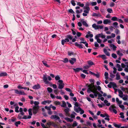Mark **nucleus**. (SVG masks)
Instances as JSON below:
<instances>
[{
	"label": "nucleus",
	"instance_id": "nucleus-1",
	"mask_svg": "<svg viewBox=\"0 0 128 128\" xmlns=\"http://www.w3.org/2000/svg\"><path fill=\"white\" fill-rule=\"evenodd\" d=\"M33 104L34 105L33 106L32 109L33 114H35L37 113L39 111L40 107L38 105L40 102L38 101L34 102L32 100H31L30 101V104Z\"/></svg>",
	"mask_w": 128,
	"mask_h": 128
},
{
	"label": "nucleus",
	"instance_id": "nucleus-2",
	"mask_svg": "<svg viewBox=\"0 0 128 128\" xmlns=\"http://www.w3.org/2000/svg\"><path fill=\"white\" fill-rule=\"evenodd\" d=\"M91 83L88 86V88L87 90L88 92H95L96 91V89L94 85V79H90L89 80Z\"/></svg>",
	"mask_w": 128,
	"mask_h": 128
},
{
	"label": "nucleus",
	"instance_id": "nucleus-3",
	"mask_svg": "<svg viewBox=\"0 0 128 128\" xmlns=\"http://www.w3.org/2000/svg\"><path fill=\"white\" fill-rule=\"evenodd\" d=\"M43 81L46 84H50V82L48 80V79L50 81L52 79L51 77L50 76H48L46 74H44L43 77Z\"/></svg>",
	"mask_w": 128,
	"mask_h": 128
},
{
	"label": "nucleus",
	"instance_id": "nucleus-4",
	"mask_svg": "<svg viewBox=\"0 0 128 128\" xmlns=\"http://www.w3.org/2000/svg\"><path fill=\"white\" fill-rule=\"evenodd\" d=\"M32 108H30L28 110V112L29 113V116H24L22 119H30L31 118V116L32 115Z\"/></svg>",
	"mask_w": 128,
	"mask_h": 128
},
{
	"label": "nucleus",
	"instance_id": "nucleus-5",
	"mask_svg": "<svg viewBox=\"0 0 128 128\" xmlns=\"http://www.w3.org/2000/svg\"><path fill=\"white\" fill-rule=\"evenodd\" d=\"M16 94L20 95H26V94L24 91H19L18 90H14Z\"/></svg>",
	"mask_w": 128,
	"mask_h": 128
},
{
	"label": "nucleus",
	"instance_id": "nucleus-6",
	"mask_svg": "<svg viewBox=\"0 0 128 128\" xmlns=\"http://www.w3.org/2000/svg\"><path fill=\"white\" fill-rule=\"evenodd\" d=\"M50 118L54 120H56L60 119V118L59 117L56 115H52L50 117Z\"/></svg>",
	"mask_w": 128,
	"mask_h": 128
},
{
	"label": "nucleus",
	"instance_id": "nucleus-7",
	"mask_svg": "<svg viewBox=\"0 0 128 128\" xmlns=\"http://www.w3.org/2000/svg\"><path fill=\"white\" fill-rule=\"evenodd\" d=\"M70 111V109L68 108H66L64 110V112H65V114L66 116H70V114L69 113Z\"/></svg>",
	"mask_w": 128,
	"mask_h": 128
},
{
	"label": "nucleus",
	"instance_id": "nucleus-8",
	"mask_svg": "<svg viewBox=\"0 0 128 128\" xmlns=\"http://www.w3.org/2000/svg\"><path fill=\"white\" fill-rule=\"evenodd\" d=\"M51 102V101L50 100H44L42 102H41V104H42L43 105H46V104H50Z\"/></svg>",
	"mask_w": 128,
	"mask_h": 128
},
{
	"label": "nucleus",
	"instance_id": "nucleus-9",
	"mask_svg": "<svg viewBox=\"0 0 128 128\" xmlns=\"http://www.w3.org/2000/svg\"><path fill=\"white\" fill-rule=\"evenodd\" d=\"M76 61V58H71V60H69L70 63L72 64H73Z\"/></svg>",
	"mask_w": 128,
	"mask_h": 128
},
{
	"label": "nucleus",
	"instance_id": "nucleus-10",
	"mask_svg": "<svg viewBox=\"0 0 128 128\" xmlns=\"http://www.w3.org/2000/svg\"><path fill=\"white\" fill-rule=\"evenodd\" d=\"M40 88V86L39 84H38L36 85H34L33 87V88L35 90H38Z\"/></svg>",
	"mask_w": 128,
	"mask_h": 128
},
{
	"label": "nucleus",
	"instance_id": "nucleus-11",
	"mask_svg": "<svg viewBox=\"0 0 128 128\" xmlns=\"http://www.w3.org/2000/svg\"><path fill=\"white\" fill-rule=\"evenodd\" d=\"M80 22L82 23V24L86 27L88 26V24L86 23V22L84 21L83 19H82L81 20Z\"/></svg>",
	"mask_w": 128,
	"mask_h": 128
},
{
	"label": "nucleus",
	"instance_id": "nucleus-12",
	"mask_svg": "<svg viewBox=\"0 0 128 128\" xmlns=\"http://www.w3.org/2000/svg\"><path fill=\"white\" fill-rule=\"evenodd\" d=\"M91 32L89 31L88 32V34H86V38H88L89 37L92 38L93 36V35L92 34H91Z\"/></svg>",
	"mask_w": 128,
	"mask_h": 128
},
{
	"label": "nucleus",
	"instance_id": "nucleus-13",
	"mask_svg": "<svg viewBox=\"0 0 128 128\" xmlns=\"http://www.w3.org/2000/svg\"><path fill=\"white\" fill-rule=\"evenodd\" d=\"M111 21L110 20L108 19H105L103 21V23L105 24H108L110 23L111 22Z\"/></svg>",
	"mask_w": 128,
	"mask_h": 128
},
{
	"label": "nucleus",
	"instance_id": "nucleus-14",
	"mask_svg": "<svg viewBox=\"0 0 128 128\" xmlns=\"http://www.w3.org/2000/svg\"><path fill=\"white\" fill-rule=\"evenodd\" d=\"M90 5V3L88 2H87L85 4V5L84 7V8H88V9H90V8L89 7V6Z\"/></svg>",
	"mask_w": 128,
	"mask_h": 128
},
{
	"label": "nucleus",
	"instance_id": "nucleus-15",
	"mask_svg": "<svg viewBox=\"0 0 128 128\" xmlns=\"http://www.w3.org/2000/svg\"><path fill=\"white\" fill-rule=\"evenodd\" d=\"M110 46L111 48H112L113 50L115 51L116 50V48L117 47L114 44H110Z\"/></svg>",
	"mask_w": 128,
	"mask_h": 128
},
{
	"label": "nucleus",
	"instance_id": "nucleus-16",
	"mask_svg": "<svg viewBox=\"0 0 128 128\" xmlns=\"http://www.w3.org/2000/svg\"><path fill=\"white\" fill-rule=\"evenodd\" d=\"M103 50L104 52L107 56H110V53L107 51V50L106 49L104 48Z\"/></svg>",
	"mask_w": 128,
	"mask_h": 128
},
{
	"label": "nucleus",
	"instance_id": "nucleus-17",
	"mask_svg": "<svg viewBox=\"0 0 128 128\" xmlns=\"http://www.w3.org/2000/svg\"><path fill=\"white\" fill-rule=\"evenodd\" d=\"M96 36H97L98 38L99 37L101 38H104L105 37V36L102 33H101L100 34H99L96 35Z\"/></svg>",
	"mask_w": 128,
	"mask_h": 128
},
{
	"label": "nucleus",
	"instance_id": "nucleus-18",
	"mask_svg": "<svg viewBox=\"0 0 128 128\" xmlns=\"http://www.w3.org/2000/svg\"><path fill=\"white\" fill-rule=\"evenodd\" d=\"M97 57H100L104 60H106L107 58L106 56L104 54L99 55L97 56Z\"/></svg>",
	"mask_w": 128,
	"mask_h": 128
},
{
	"label": "nucleus",
	"instance_id": "nucleus-19",
	"mask_svg": "<svg viewBox=\"0 0 128 128\" xmlns=\"http://www.w3.org/2000/svg\"><path fill=\"white\" fill-rule=\"evenodd\" d=\"M42 62L44 66L46 67L49 68L50 66L47 64L46 62L44 60L42 61Z\"/></svg>",
	"mask_w": 128,
	"mask_h": 128
},
{
	"label": "nucleus",
	"instance_id": "nucleus-20",
	"mask_svg": "<svg viewBox=\"0 0 128 128\" xmlns=\"http://www.w3.org/2000/svg\"><path fill=\"white\" fill-rule=\"evenodd\" d=\"M116 67L118 68V71H121L122 70V69L120 65L118 64H116Z\"/></svg>",
	"mask_w": 128,
	"mask_h": 128
},
{
	"label": "nucleus",
	"instance_id": "nucleus-21",
	"mask_svg": "<svg viewBox=\"0 0 128 128\" xmlns=\"http://www.w3.org/2000/svg\"><path fill=\"white\" fill-rule=\"evenodd\" d=\"M118 96L121 98H122L123 96V93L120 90H118Z\"/></svg>",
	"mask_w": 128,
	"mask_h": 128
},
{
	"label": "nucleus",
	"instance_id": "nucleus-22",
	"mask_svg": "<svg viewBox=\"0 0 128 128\" xmlns=\"http://www.w3.org/2000/svg\"><path fill=\"white\" fill-rule=\"evenodd\" d=\"M64 83H60L59 84L58 88L61 89L63 88L64 87Z\"/></svg>",
	"mask_w": 128,
	"mask_h": 128
},
{
	"label": "nucleus",
	"instance_id": "nucleus-23",
	"mask_svg": "<svg viewBox=\"0 0 128 128\" xmlns=\"http://www.w3.org/2000/svg\"><path fill=\"white\" fill-rule=\"evenodd\" d=\"M73 70L75 72H79L80 70H82V69L81 68H77L76 69L74 68H73Z\"/></svg>",
	"mask_w": 128,
	"mask_h": 128
},
{
	"label": "nucleus",
	"instance_id": "nucleus-24",
	"mask_svg": "<svg viewBox=\"0 0 128 128\" xmlns=\"http://www.w3.org/2000/svg\"><path fill=\"white\" fill-rule=\"evenodd\" d=\"M64 119L66 120L68 122H72L73 121V120L72 119L68 117H66L64 118Z\"/></svg>",
	"mask_w": 128,
	"mask_h": 128
},
{
	"label": "nucleus",
	"instance_id": "nucleus-25",
	"mask_svg": "<svg viewBox=\"0 0 128 128\" xmlns=\"http://www.w3.org/2000/svg\"><path fill=\"white\" fill-rule=\"evenodd\" d=\"M7 74L5 72H2L0 73V76H7Z\"/></svg>",
	"mask_w": 128,
	"mask_h": 128
},
{
	"label": "nucleus",
	"instance_id": "nucleus-26",
	"mask_svg": "<svg viewBox=\"0 0 128 128\" xmlns=\"http://www.w3.org/2000/svg\"><path fill=\"white\" fill-rule=\"evenodd\" d=\"M75 108V107H74ZM81 110V108L80 107H78L77 108H74V110L76 112L78 113L80 112V110Z\"/></svg>",
	"mask_w": 128,
	"mask_h": 128
},
{
	"label": "nucleus",
	"instance_id": "nucleus-27",
	"mask_svg": "<svg viewBox=\"0 0 128 128\" xmlns=\"http://www.w3.org/2000/svg\"><path fill=\"white\" fill-rule=\"evenodd\" d=\"M114 126L116 128H120L121 126V124H117L115 123H114L113 124Z\"/></svg>",
	"mask_w": 128,
	"mask_h": 128
},
{
	"label": "nucleus",
	"instance_id": "nucleus-28",
	"mask_svg": "<svg viewBox=\"0 0 128 128\" xmlns=\"http://www.w3.org/2000/svg\"><path fill=\"white\" fill-rule=\"evenodd\" d=\"M95 38L97 40V42L99 43L100 44L101 43V40L97 36H96Z\"/></svg>",
	"mask_w": 128,
	"mask_h": 128
},
{
	"label": "nucleus",
	"instance_id": "nucleus-29",
	"mask_svg": "<svg viewBox=\"0 0 128 128\" xmlns=\"http://www.w3.org/2000/svg\"><path fill=\"white\" fill-rule=\"evenodd\" d=\"M104 102L106 106H109L110 105V103L108 102V101L106 100H104Z\"/></svg>",
	"mask_w": 128,
	"mask_h": 128
},
{
	"label": "nucleus",
	"instance_id": "nucleus-30",
	"mask_svg": "<svg viewBox=\"0 0 128 128\" xmlns=\"http://www.w3.org/2000/svg\"><path fill=\"white\" fill-rule=\"evenodd\" d=\"M115 107L113 105H111L110 106L109 108V110L110 111L112 112L113 110L114 109V108H115Z\"/></svg>",
	"mask_w": 128,
	"mask_h": 128
},
{
	"label": "nucleus",
	"instance_id": "nucleus-31",
	"mask_svg": "<svg viewBox=\"0 0 128 128\" xmlns=\"http://www.w3.org/2000/svg\"><path fill=\"white\" fill-rule=\"evenodd\" d=\"M61 61L66 63L68 62L69 60L68 58H66L64 59L63 60H62Z\"/></svg>",
	"mask_w": 128,
	"mask_h": 128
},
{
	"label": "nucleus",
	"instance_id": "nucleus-32",
	"mask_svg": "<svg viewBox=\"0 0 128 128\" xmlns=\"http://www.w3.org/2000/svg\"><path fill=\"white\" fill-rule=\"evenodd\" d=\"M84 9L86 10H84V12L87 14H88L89 13V11L90 10V9H88V8H84Z\"/></svg>",
	"mask_w": 128,
	"mask_h": 128
},
{
	"label": "nucleus",
	"instance_id": "nucleus-33",
	"mask_svg": "<svg viewBox=\"0 0 128 128\" xmlns=\"http://www.w3.org/2000/svg\"><path fill=\"white\" fill-rule=\"evenodd\" d=\"M116 53L117 54L120 56H121L123 55V54L121 52L120 50H118L116 51Z\"/></svg>",
	"mask_w": 128,
	"mask_h": 128
},
{
	"label": "nucleus",
	"instance_id": "nucleus-34",
	"mask_svg": "<svg viewBox=\"0 0 128 128\" xmlns=\"http://www.w3.org/2000/svg\"><path fill=\"white\" fill-rule=\"evenodd\" d=\"M67 38L69 39L70 40H71L73 38L72 36L70 35V34H68L67 35Z\"/></svg>",
	"mask_w": 128,
	"mask_h": 128
},
{
	"label": "nucleus",
	"instance_id": "nucleus-35",
	"mask_svg": "<svg viewBox=\"0 0 128 128\" xmlns=\"http://www.w3.org/2000/svg\"><path fill=\"white\" fill-rule=\"evenodd\" d=\"M118 20L117 17L116 16H114L111 18V20L114 21H118Z\"/></svg>",
	"mask_w": 128,
	"mask_h": 128
},
{
	"label": "nucleus",
	"instance_id": "nucleus-36",
	"mask_svg": "<svg viewBox=\"0 0 128 128\" xmlns=\"http://www.w3.org/2000/svg\"><path fill=\"white\" fill-rule=\"evenodd\" d=\"M62 102V104L61 105V106L64 108L66 106V104L65 102L64 101H63Z\"/></svg>",
	"mask_w": 128,
	"mask_h": 128
},
{
	"label": "nucleus",
	"instance_id": "nucleus-37",
	"mask_svg": "<svg viewBox=\"0 0 128 128\" xmlns=\"http://www.w3.org/2000/svg\"><path fill=\"white\" fill-rule=\"evenodd\" d=\"M112 87L113 88H117L116 85L115 83L112 82Z\"/></svg>",
	"mask_w": 128,
	"mask_h": 128
},
{
	"label": "nucleus",
	"instance_id": "nucleus-38",
	"mask_svg": "<svg viewBox=\"0 0 128 128\" xmlns=\"http://www.w3.org/2000/svg\"><path fill=\"white\" fill-rule=\"evenodd\" d=\"M92 16H101V15L100 14H97L96 13H94L92 14Z\"/></svg>",
	"mask_w": 128,
	"mask_h": 128
},
{
	"label": "nucleus",
	"instance_id": "nucleus-39",
	"mask_svg": "<svg viewBox=\"0 0 128 128\" xmlns=\"http://www.w3.org/2000/svg\"><path fill=\"white\" fill-rule=\"evenodd\" d=\"M20 123L21 122L20 121H18L14 123V124L16 126L18 127V125L20 124Z\"/></svg>",
	"mask_w": 128,
	"mask_h": 128
},
{
	"label": "nucleus",
	"instance_id": "nucleus-40",
	"mask_svg": "<svg viewBox=\"0 0 128 128\" xmlns=\"http://www.w3.org/2000/svg\"><path fill=\"white\" fill-rule=\"evenodd\" d=\"M47 90L48 92L50 93L52 92L53 90L50 87H48L47 88Z\"/></svg>",
	"mask_w": 128,
	"mask_h": 128
},
{
	"label": "nucleus",
	"instance_id": "nucleus-41",
	"mask_svg": "<svg viewBox=\"0 0 128 128\" xmlns=\"http://www.w3.org/2000/svg\"><path fill=\"white\" fill-rule=\"evenodd\" d=\"M108 73L106 72H105L104 73V76L105 79L107 80L108 78Z\"/></svg>",
	"mask_w": 128,
	"mask_h": 128
},
{
	"label": "nucleus",
	"instance_id": "nucleus-42",
	"mask_svg": "<svg viewBox=\"0 0 128 128\" xmlns=\"http://www.w3.org/2000/svg\"><path fill=\"white\" fill-rule=\"evenodd\" d=\"M98 25H96L95 24H94L92 25V27L93 28H94L95 30H97Z\"/></svg>",
	"mask_w": 128,
	"mask_h": 128
},
{
	"label": "nucleus",
	"instance_id": "nucleus-43",
	"mask_svg": "<svg viewBox=\"0 0 128 128\" xmlns=\"http://www.w3.org/2000/svg\"><path fill=\"white\" fill-rule=\"evenodd\" d=\"M107 11L109 13H111L112 12V10L110 8H108L107 9Z\"/></svg>",
	"mask_w": 128,
	"mask_h": 128
},
{
	"label": "nucleus",
	"instance_id": "nucleus-44",
	"mask_svg": "<svg viewBox=\"0 0 128 128\" xmlns=\"http://www.w3.org/2000/svg\"><path fill=\"white\" fill-rule=\"evenodd\" d=\"M68 55L69 56H71L72 55H74V53L72 52H68Z\"/></svg>",
	"mask_w": 128,
	"mask_h": 128
},
{
	"label": "nucleus",
	"instance_id": "nucleus-45",
	"mask_svg": "<svg viewBox=\"0 0 128 128\" xmlns=\"http://www.w3.org/2000/svg\"><path fill=\"white\" fill-rule=\"evenodd\" d=\"M90 4L92 6H94L96 5L97 4V3L96 2H90Z\"/></svg>",
	"mask_w": 128,
	"mask_h": 128
},
{
	"label": "nucleus",
	"instance_id": "nucleus-46",
	"mask_svg": "<svg viewBox=\"0 0 128 128\" xmlns=\"http://www.w3.org/2000/svg\"><path fill=\"white\" fill-rule=\"evenodd\" d=\"M82 9H80L79 10H77L76 11V13L77 14H78L79 13L82 12Z\"/></svg>",
	"mask_w": 128,
	"mask_h": 128
},
{
	"label": "nucleus",
	"instance_id": "nucleus-47",
	"mask_svg": "<svg viewBox=\"0 0 128 128\" xmlns=\"http://www.w3.org/2000/svg\"><path fill=\"white\" fill-rule=\"evenodd\" d=\"M112 56L113 58L115 59L117 57V56H116V54L114 53L112 54Z\"/></svg>",
	"mask_w": 128,
	"mask_h": 128
},
{
	"label": "nucleus",
	"instance_id": "nucleus-48",
	"mask_svg": "<svg viewBox=\"0 0 128 128\" xmlns=\"http://www.w3.org/2000/svg\"><path fill=\"white\" fill-rule=\"evenodd\" d=\"M71 118H74L75 117V116H74V113L73 112H72V114H71V115L70 116H69Z\"/></svg>",
	"mask_w": 128,
	"mask_h": 128
},
{
	"label": "nucleus",
	"instance_id": "nucleus-49",
	"mask_svg": "<svg viewBox=\"0 0 128 128\" xmlns=\"http://www.w3.org/2000/svg\"><path fill=\"white\" fill-rule=\"evenodd\" d=\"M19 107L18 106H16L15 108V111L16 112H18L19 110L18 109Z\"/></svg>",
	"mask_w": 128,
	"mask_h": 128
},
{
	"label": "nucleus",
	"instance_id": "nucleus-50",
	"mask_svg": "<svg viewBox=\"0 0 128 128\" xmlns=\"http://www.w3.org/2000/svg\"><path fill=\"white\" fill-rule=\"evenodd\" d=\"M118 73H117L116 75V79L117 80H119L120 79V75L118 74Z\"/></svg>",
	"mask_w": 128,
	"mask_h": 128
},
{
	"label": "nucleus",
	"instance_id": "nucleus-51",
	"mask_svg": "<svg viewBox=\"0 0 128 128\" xmlns=\"http://www.w3.org/2000/svg\"><path fill=\"white\" fill-rule=\"evenodd\" d=\"M88 64L90 65H92L94 64L93 62L90 61L88 62Z\"/></svg>",
	"mask_w": 128,
	"mask_h": 128
},
{
	"label": "nucleus",
	"instance_id": "nucleus-52",
	"mask_svg": "<svg viewBox=\"0 0 128 128\" xmlns=\"http://www.w3.org/2000/svg\"><path fill=\"white\" fill-rule=\"evenodd\" d=\"M54 104L56 105H60V102L57 101H55L54 102Z\"/></svg>",
	"mask_w": 128,
	"mask_h": 128
},
{
	"label": "nucleus",
	"instance_id": "nucleus-53",
	"mask_svg": "<svg viewBox=\"0 0 128 128\" xmlns=\"http://www.w3.org/2000/svg\"><path fill=\"white\" fill-rule=\"evenodd\" d=\"M77 125V123L76 122L74 121L72 125V126L74 127L76 126Z\"/></svg>",
	"mask_w": 128,
	"mask_h": 128
},
{
	"label": "nucleus",
	"instance_id": "nucleus-54",
	"mask_svg": "<svg viewBox=\"0 0 128 128\" xmlns=\"http://www.w3.org/2000/svg\"><path fill=\"white\" fill-rule=\"evenodd\" d=\"M126 68H125L124 70L125 72H128V65H126Z\"/></svg>",
	"mask_w": 128,
	"mask_h": 128
},
{
	"label": "nucleus",
	"instance_id": "nucleus-55",
	"mask_svg": "<svg viewBox=\"0 0 128 128\" xmlns=\"http://www.w3.org/2000/svg\"><path fill=\"white\" fill-rule=\"evenodd\" d=\"M112 82H110L109 84L108 85V87L109 88H111L112 87Z\"/></svg>",
	"mask_w": 128,
	"mask_h": 128
},
{
	"label": "nucleus",
	"instance_id": "nucleus-56",
	"mask_svg": "<svg viewBox=\"0 0 128 128\" xmlns=\"http://www.w3.org/2000/svg\"><path fill=\"white\" fill-rule=\"evenodd\" d=\"M71 2L72 4V5L74 6L76 5V3L74 2V0H72L71 1Z\"/></svg>",
	"mask_w": 128,
	"mask_h": 128
},
{
	"label": "nucleus",
	"instance_id": "nucleus-57",
	"mask_svg": "<svg viewBox=\"0 0 128 128\" xmlns=\"http://www.w3.org/2000/svg\"><path fill=\"white\" fill-rule=\"evenodd\" d=\"M68 12L70 13H72V14H74V12L72 9H70L68 10Z\"/></svg>",
	"mask_w": 128,
	"mask_h": 128
},
{
	"label": "nucleus",
	"instance_id": "nucleus-58",
	"mask_svg": "<svg viewBox=\"0 0 128 128\" xmlns=\"http://www.w3.org/2000/svg\"><path fill=\"white\" fill-rule=\"evenodd\" d=\"M103 27L102 26H100L98 25V27L97 28V30L98 29H102L103 28Z\"/></svg>",
	"mask_w": 128,
	"mask_h": 128
},
{
	"label": "nucleus",
	"instance_id": "nucleus-59",
	"mask_svg": "<svg viewBox=\"0 0 128 128\" xmlns=\"http://www.w3.org/2000/svg\"><path fill=\"white\" fill-rule=\"evenodd\" d=\"M50 96L52 99H54L55 98V96L52 94H50Z\"/></svg>",
	"mask_w": 128,
	"mask_h": 128
},
{
	"label": "nucleus",
	"instance_id": "nucleus-60",
	"mask_svg": "<svg viewBox=\"0 0 128 128\" xmlns=\"http://www.w3.org/2000/svg\"><path fill=\"white\" fill-rule=\"evenodd\" d=\"M92 92L94 93V96L96 97L98 95V94L97 93L98 92L97 91V90L95 92Z\"/></svg>",
	"mask_w": 128,
	"mask_h": 128
},
{
	"label": "nucleus",
	"instance_id": "nucleus-61",
	"mask_svg": "<svg viewBox=\"0 0 128 128\" xmlns=\"http://www.w3.org/2000/svg\"><path fill=\"white\" fill-rule=\"evenodd\" d=\"M60 77L58 75H57L55 77V79L56 80H59L60 79Z\"/></svg>",
	"mask_w": 128,
	"mask_h": 128
},
{
	"label": "nucleus",
	"instance_id": "nucleus-62",
	"mask_svg": "<svg viewBox=\"0 0 128 128\" xmlns=\"http://www.w3.org/2000/svg\"><path fill=\"white\" fill-rule=\"evenodd\" d=\"M120 115L121 116V118H124V113L123 112H121L120 114Z\"/></svg>",
	"mask_w": 128,
	"mask_h": 128
},
{
	"label": "nucleus",
	"instance_id": "nucleus-63",
	"mask_svg": "<svg viewBox=\"0 0 128 128\" xmlns=\"http://www.w3.org/2000/svg\"><path fill=\"white\" fill-rule=\"evenodd\" d=\"M112 24L114 26H115L116 28L117 26L118 25V24L116 22H114Z\"/></svg>",
	"mask_w": 128,
	"mask_h": 128
},
{
	"label": "nucleus",
	"instance_id": "nucleus-64",
	"mask_svg": "<svg viewBox=\"0 0 128 128\" xmlns=\"http://www.w3.org/2000/svg\"><path fill=\"white\" fill-rule=\"evenodd\" d=\"M23 87H22L21 84H19L17 86V88L19 89H23Z\"/></svg>",
	"mask_w": 128,
	"mask_h": 128
}]
</instances>
